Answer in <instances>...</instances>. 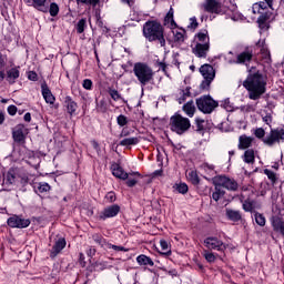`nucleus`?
<instances>
[{"label": "nucleus", "instance_id": "23", "mask_svg": "<svg viewBox=\"0 0 284 284\" xmlns=\"http://www.w3.org/2000/svg\"><path fill=\"white\" fill-rule=\"evenodd\" d=\"M173 32V39L175 43H183L185 41V30L179 27L171 29Z\"/></svg>", "mask_w": 284, "mask_h": 284}, {"label": "nucleus", "instance_id": "51", "mask_svg": "<svg viewBox=\"0 0 284 284\" xmlns=\"http://www.w3.org/2000/svg\"><path fill=\"white\" fill-rule=\"evenodd\" d=\"M116 121L118 125H121V128H123V125H128V118L125 115H119Z\"/></svg>", "mask_w": 284, "mask_h": 284}, {"label": "nucleus", "instance_id": "25", "mask_svg": "<svg viewBox=\"0 0 284 284\" xmlns=\"http://www.w3.org/2000/svg\"><path fill=\"white\" fill-rule=\"evenodd\" d=\"M47 0H24L26 6L36 8L37 10H43Z\"/></svg>", "mask_w": 284, "mask_h": 284}, {"label": "nucleus", "instance_id": "34", "mask_svg": "<svg viewBox=\"0 0 284 284\" xmlns=\"http://www.w3.org/2000/svg\"><path fill=\"white\" fill-rule=\"evenodd\" d=\"M186 178L189 179V181H191V183H193V185H199L200 180H199V173H196V171L187 170Z\"/></svg>", "mask_w": 284, "mask_h": 284}, {"label": "nucleus", "instance_id": "14", "mask_svg": "<svg viewBox=\"0 0 284 284\" xmlns=\"http://www.w3.org/2000/svg\"><path fill=\"white\" fill-rule=\"evenodd\" d=\"M204 245L207 250H216L217 252H223L227 246L223 241L216 237H207L204 240Z\"/></svg>", "mask_w": 284, "mask_h": 284}, {"label": "nucleus", "instance_id": "45", "mask_svg": "<svg viewBox=\"0 0 284 284\" xmlns=\"http://www.w3.org/2000/svg\"><path fill=\"white\" fill-rule=\"evenodd\" d=\"M243 210L244 212H252V210H254V202L251 200H245L243 202Z\"/></svg>", "mask_w": 284, "mask_h": 284}, {"label": "nucleus", "instance_id": "43", "mask_svg": "<svg viewBox=\"0 0 284 284\" xmlns=\"http://www.w3.org/2000/svg\"><path fill=\"white\" fill-rule=\"evenodd\" d=\"M38 192H40V194H43L44 192H50V184L45 182H40L38 184Z\"/></svg>", "mask_w": 284, "mask_h": 284}, {"label": "nucleus", "instance_id": "42", "mask_svg": "<svg viewBox=\"0 0 284 284\" xmlns=\"http://www.w3.org/2000/svg\"><path fill=\"white\" fill-rule=\"evenodd\" d=\"M203 256L207 263H214L216 261V255L210 251H204Z\"/></svg>", "mask_w": 284, "mask_h": 284}, {"label": "nucleus", "instance_id": "5", "mask_svg": "<svg viewBox=\"0 0 284 284\" xmlns=\"http://www.w3.org/2000/svg\"><path fill=\"white\" fill-rule=\"evenodd\" d=\"M133 74L142 87L148 85L154 79V71L150 65L143 62H136L133 65Z\"/></svg>", "mask_w": 284, "mask_h": 284}, {"label": "nucleus", "instance_id": "6", "mask_svg": "<svg viewBox=\"0 0 284 284\" xmlns=\"http://www.w3.org/2000/svg\"><path fill=\"white\" fill-rule=\"evenodd\" d=\"M253 134L254 136H256V139H262L265 145H274V143H280L281 141H284L283 129L271 130L270 135L265 138V129L256 128L253 130Z\"/></svg>", "mask_w": 284, "mask_h": 284}, {"label": "nucleus", "instance_id": "22", "mask_svg": "<svg viewBox=\"0 0 284 284\" xmlns=\"http://www.w3.org/2000/svg\"><path fill=\"white\" fill-rule=\"evenodd\" d=\"M164 26L170 28V30H174V28H178L176 21H174V9H170L164 18Z\"/></svg>", "mask_w": 284, "mask_h": 284}, {"label": "nucleus", "instance_id": "26", "mask_svg": "<svg viewBox=\"0 0 284 284\" xmlns=\"http://www.w3.org/2000/svg\"><path fill=\"white\" fill-rule=\"evenodd\" d=\"M257 48H261V54L263 59H265L266 63L270 61V50H267V47L265 45V40H260L257 42Z\"/></svg>", "mask_w": 284, "mask_h": 284}, {"label": "nucleus", "instance_id": "12", "mask_svg": "<svg viewBox=\"0 0 284 284\" xmlns=\"http://www.w3.org/2000/svg\"><path fill=\"white\" fill-rule=\"evenodd\" d=\"M30 219H23L19 215H13L7 220V225L9 227L18 229V230H23L26 227H30Z\"/></svg>", "mask_w": 284, "mask_h": 284}, {"label": "nucleus", "instance_id": "33", "mask_svg": "<svg viewBox=\"0 0 284 284\" xmlns=\"http://www.w3.org/2000/svg\"><path fill=\"white\" fill-rule=\"evenodd\" d=\"M226 216L230 221H233L236 223L237 221H241V212L234 211V210H226Z\"/></svg>", "mask_w": 284, "mask_h": 284}, {"label": "nucleus", "instance_id": "32", "mask_svg": "<svg viewBox=\"0 0 284 284\" xmlns=\"http://www.w3.org/2000/svg\"><path fill=\"white\" fill-rule=\"evenodd\" d=\"M139 138H126L120 142L122 148H130L131 145H139Z\"/></svg>", "mask_w": 284, "mask_h": 284}, {"label": "nucleus", "instance_id": "21", "mask_svg": "<svg viewBox=\"0 0 284 284\" xmlns=\"http://www.w3.org/2000/svg\"><path fill=\"white\" fill-rule=\"evenodd\" d=\"M252 143H254V138H252V136L241 135L239 138V149L240 150H247V148L252 146Z\"/></svg>", "mask_w": 284, "mask_h": 284}, {"label": "nucleus", "instance_id": "19", "mask_svg": "<svg viewBox=\"0 0 284 284\" xmlns=\"http://www.w3.org/2000/svg\"><path fill=\"white\" fill-rule=\"evenodd\" d=\"M190 97H192V93L190 92V87H186L184 89H180L176 93V101L180 104L185 103V101H187V99H190Z\"/></svg>", "mask_w": 284, "mask_h": 284}, {"label": "nucleus", "instance_id": "54", "mask_svg": "<svg viewBox=\"0 0 284 284\" xmlns=\"http://www.w3.org/2000/svg\"><path fill=\"white\" fill-rule=\"evenodd\" d=\"M262 120L266 125H272V113H267L266 115H263Z\"/></svg>", "mask_w": 284, "mask_h": 284}, {"label": "nucleus", "instance_id": "63", "mask_svg": "<svg viewBox=\"0 0 284 284\" xmlns=\"http://www.w3.org/2000/svg\"><path fill=\"white\" fill-rule=\"evenodd\" d=\"M24 121H27V123H30V121H32V115L30 113H26Z\"/></svg>", "mask_w": 284, "mask_h": 284}, {"label": "nucleus", "instance_id": "13", "mask_svg": "<svg viewBox=\"0 0 284 284\" xmlns=\"http://www.w3.org/2000/svg\"><path fill=\"white\" fill-rule=\"evenodd\" d=\"M121 212V206L113 204L110 206H106L99 213V219L101 221H105L106 219H114Z\"/></svg>", "mask_w": 284, "mask_h": 284}, {"label": "nucleus", "instance_id": "50", "mask_svg": "<svg viewBox=\"0 0 284 284\" xmlns=\"http://www.w3.org/2000/svg\"><path fill=\"white\" fill-rule=\"evenodd\" d=\"M100 0H77V3H84L85 6H95L99 3Z\"/></svg>", "mask_w": 284, "mask_h": 284}, {"label": "nucleus", "instance_id": "59", "mask_svg": "<svg viewBox=\"0 0 284 284\" xmlns=\"http://www.w3.org/2000/svg\"><path fill=\"white\" fill-rule=\"evenodd\" d=\"M28 79L30 81H37V79H38L37 72L30 71L29 74H28Z\"/></svg>", "mask_w": 284, "mask_h": 284}, {"label": "nucleus", "instance_id": "10", "mask_svg": "<svg viewBox=\"0 0 284 284\" xmlns=\"http://www.w3.org/2000/svg\"><path fill=\"white\" fill-rule=\"evenodd\" d=\"M200 73L202 74L204 81L201 83L202 90H207L210 88V84L212 81H214V77H216V73L214 72V67L210 64H203L200 68Z\"/></svg>", "mask_w": 284, "mask_h": 284}, {"label": "nucleus", "instance_id": "61", "mask_svg": "<svg viewBox=\"0 0 284 284\" xmlns=\"http://www.w3.org/2000/svg\"><path fill=\"white\" fill-rule=\"evenodd\" d=\"M1 68H6V59L3 57V54L0 53V70Z\"/></svg>", "mask_w": 284, "mask_h": 284}, {"label": "nucleus", "instance_id": "31", "mask_svg": "<svg viewBox=\"0 0 284 284\" xmlns=\"http://www.w3.org/2000/svg\"><path fill=\"white\" fill-rule=\"evenodd\" d=\"M183 111L190 118L194 116V112H196V106L194 105V101H189L186 104H184Z\"/></svg>", "mask_w": 284, "mask_h": 284}, {"label": "nucleus", "instance_id": "11", "mask_svg": "<svg viewBox=\"0 0 284 284\" xmlns=\"http://www.w3.org/2000/svg\"><path fill=\"white\" fill-rule=\"evenodd\" d=\"M233 54L234 53L232 51H230L226 54V60L230 63H240V64L243 63L244 65H247V63H250V61H252V57H253L252 50H250V49H246L245 51L239 53L235 59L232 58Z\"/></svg>", "mask_w": 284, "mask_h": 284}, {"label": "nucleus", "instance_id": "36", "mask_svg": "<svg viewBox=\"0 0 284 284\" xmlns=\"http://www.w3.org/2000/svg\"><path fill=\"white\" fill-rule=\"evenodd\" d=\"M26 139V134L23 133V129L21 126H18L13 131V140L17 141V143H21Z\"/></svg>", "mask_w": 284, "mask_h": 284}, {"label": "nucleus", "instance_id": "49", "mask_svg": "<svg viewBox=\"0 0 284 284\" xmlns=\"http://www.w3.org/2000/svg\"><path fill=\"white\" fill-rule=\"evenodd\" d=\"M264 174L267 176V179H270V181H272L274 183V181H276V174L270 170V169H265L264 170Z\"/></svg>", "mask_w": 284, "mask_h": 284}, {"label": "nucleus", "instance_id": "44", "mask_svg": "<svg viewBox=\"0 0 284 284\" xmlns=\"http://www.w3.org/2000/svg\"><path fill=\"white\" fill-rule=\"evenodd\" d=\"M175 190L179 192V194H187V184L185 183H179L175 185Z\"/></svg>", "mask_w": 284, "mask_h": 284}, {"label": "nucleus", "instance_id": "3", "mask_svg": "<svg viewBox=\"0 0 284 284\" xmlns=\"http://www.w3.org/2000/svg\"><path fill=\"white\" fill-rule=\"evenodd\" d=\"M143 34L148 41H159L161 48L165 45L163 38V27L159 22L149 21L143 27Z\"/></svg>", "mask_w": 284, "mask_h": 284}, {"label": "nucleus", "instance_id": "53", "mask_svg": "<svg viewBox=\"0 0 284 284\" xmlns=\"http://www.w3.org/2000/svg\"><path fill=\"white\" fill-rule=\"evenodd\" d=\"M16 179H17V176L14 175V171H9L7 173L8 183H10V184L14 183Z\"/></svg>", "mask_w": 284, "mask_h": 284}, {"label": "nucleus", "instance_id": "18", "mask_svg": "<svg viewBox=\"0 0 284 284\" xmlns=\"http://www.w3.org/2000/svg\"><path fill=\"white\" fill-rule=\"evenodd\" d=\"M111 172L113 176H115V179H121V181H128V173L118 163L111 165Z\"/></svg>", "mask_w": 284, "mask_h": 284}, {"label": "nucleus", "instance_id": "4", "mask_svg": "<svg viewBox=\"0 0 284 284\" xmlns=\"http://www.w3.org/2000/svg\"><path fill=\"white\" fill-rule=\"evenodd\" d=\"M276 0H264V2H256L252 7L253 14H258L257 23H260V28H265V21L270 19V11L274 10V2Z\"/></svg>", "mask_w": 284, "mask_h": 284}, {"label": "nucleus", "instance_id": "46", "mask_svg": "<svg viewBox=\"0 0 284 284\" xmlns=\"http://www.w3.org/2000/svg\"><path fill=\"white\" fill-rule=\"evenodd\" d=\"M84 30H85V19H81L77 24V32L78 34H83Z\"/></svg>", "mask_w": 284, "mask_h": 284}, {"label": "nucleus", "instance_id": "56", "mask_svg": "<svg viewBox=\"0 0 284 284\" xmlns=\"http://www.w3.org/2000/svg\"><path fill=\"white\" fill-rule=\"evenodd\" d=\"M189 28H192L193 30H196V28H199V22L196 21V18H191L190 19Z\"/></svg>", "mask_w": 284, "mask_h": 284}, {"label": "nucleus", "instance_id": "1", "mask_svg": "<svg viewBox=\"0 0 284 284\" xmlns=\"http://www.w3.org/2000/svg\"><path fill=\"white\" fill-rule=\"evenodd\" d=\"M201 8L211 14H225L226 19H232V21H243V14L236 9V4L224 7L216 0H204Z\"/></svg>", "mask_w": 284, "mask_h": 284}, {"label": "nucleus", "instance_id": "37", "mask_svg": "<svg viewBox=\"0 0 284 284\" xmlns=\"http://www.w3.org/2000/svg\"><path fill=\"white\" fill-rule=\"evenodd\" d=\"M221 108L226 110V112H234V104L230 101V99H224L221 102Z\"/></svg>", "mask_w": 284, "mask_h": 284}, {"label": "nucleus", "instance_id": "55", "mask_svg": "<svg viewBox=\"0 0 284 284\" xmlns=\"http://www.w3.org/2000/svg\"><path fill=\"white\" fill-rule=\"evenodd\" d=\"M106 201H109L110 203H114V201H116V195L114 194V192H109L105 195Z\"/></svg>", "mask_w": 284, "mask_h": 284}, {"label": "nucleus", "instance_id": "52", "mask_svg": "<svg viewBox=\"0 0 284 284\" xmlns=\"http://www.w3.org/2000/svg\"><path fill=\"white\" fill-rule=\"evenodd\" d=\"M92 80L90 79H84L82 82V88H84V90H92Z\"/></svg>", "mask_w": 284, "mask_h": 284}, {"label": "nucleus", "instance_id": "7", "mask_svg": "<svg viewBox=\"0 0 284 284\" xmlns=\"http://www.w3.org/2000/svg\"><path fill=\"white\" fill-rule=\"evenodd\" d=\"M170 125L172 132H175L176 134H184V132H187L191 128L190 119L184 118L183 115L175 113L170 119Z\"/></svg>", "mask_w": 284, "mask_h": 284}, {"label": "nucleus", "instance_id": "48", "mask_svg": "<svg viewBox=\"0 0 284 284\" xmlns=\"http://www.w3.org/2000/svg\"><path fill=\"white\" fill-rule=\"evenodd\" d=\"M49 12H50L51 17H57V14H59V4L52 2L50 4Z\"/></svg>", "mask_w": 284, "mask_h": 284}, {"label": "nucleus", "instance_id": "28", "mask_svg": "<svg viewBox=\"0 0 284 284\" xmlns=\"http://www.w3.org/2000/svg\"><path fill=\"white\" fill-rule=\"evenodd\" d=\"M160 246H161V252L163 256H171L172 255V248L170 247V243L165 240H160Z\"/></svg>", "mask_w": 284, "mask_h": 284}, {"label": "nucleus", "instance_id": "2", "mask_svg": "<svg viewBox=\"0 0 284 284\" xmlns=\"http://www.w3.org/2000/svg\"><path fill=\"white\" fill-rule=\"evenodd\" d=\"M243 85L248 92V99L252 101H258V99L265 94L267 81L262 74L255 73L248 75L243 82Z\"/></svg>", "mask_w": 284, "mask_h": 284}, {"label": "nucleus", "instance_id": "20", "mask_svg": "<svg viewBox=\"0 0 284 284\" xmlns=\"http://www.w3.org/2000/svg\"><path fill=\"white\" fill-rule=\"evenodd\" d=\"M194 44H203L206 43V45H210V36L207 34V30H202L200 31L195 37H194Z\"/></svg>", "mask_w": 284, "mask_h": 284}, {"label": "nucleus", "instance_id": "8", "mask_svg": "<svg viewBox=\"0 0 284 284\" xmlns=\"http://www.w3.org/2000/svg\"><path fill=\"white\" fill-rule=\"evenodd\" d=\"M213 185L224 187L230 192H236V190H239V182L225 175H216L215 178H213Z\"/></svg>", "mask_w": 284, "mask_h": 284}, {"label": "nucleus", "instance_id": "15", "mask_svg": "<svg viewBox=\"0 0 284 284\" xmlns=\"http://www.w3.org/2000/svg\"><path fill=\"white\" fill-rule=\"evenodd\" d=\"M192 52L195 54V57H199V59H205L207 57V52H210V44L207 43H197L192 45Z\"/></svg>", "mask_w": 284, "mask_h": 284}, {"label": "nucleus", "instance_id": "35", "mask_svg": "<svg viewBox=\"0 0 284 284\" xmlns=\"http://www.w3.org/2000/svg\"><path fill=\"white\" fill-rule=\"evenodd\" d=\"M215 191L212 194L213 201H221L223 196H225V190L221 189V186L214 185Z\"/></svg>", "mask_w": 284, "mask_h": 284}, {"label": "nucleus", "instance_id": "16", "mask_svg": "<svg viewBox=\"0 0 284 284\" xmlns=\"http://www.w3.org/2000/svg\"><path fill=\"white\" fill-rule=\"evenodd\" d=\"M65 245H68L65 239H59L50 251L51 258L59 256V254H61V252L65 250Z\"/></svg>", "mask_w": 284, "mask_h": 284}, {"label": "nucleus", "instance_id": "39", "mask_svg": "<svg viewBox=\"0 0 284 284\" xmlns=\"http://www.w3.org/2000/svg\"><path fill=\"white\" fill-rule=\"evenodd\" d=\"M254 219L257 225H260V227H265V216L261 213H255L254 214Z\"/></svg>", "mask_w": 284, "mask_h": 284}, {"label": "nucleus", "instance_id": "47", "mask_svg": "<svg viewBox=\"0 0 284 284\" xmlns=\"http://www.w3.org/2000/svg\"><path fill=\"white\" fill-rule=\"evenodd\" d=\"M109 94L113 101H120L121 99V93H119V91L115 89H109Z\"/></svg>", "mask_w": 284, "mask_h": 284}, {"label": "nucleus", "instance_id": "40", "mask_svg": "<svg viewBox=\"0 0 284 284\" xmlns=\"http://www.w3.org/2000/svg\"><path fill=\"white\" fill-rule=\"evenodd\" d=\"M106 250H113V252H130V248H125L120 245L106 244Z\"/></svg>", "mask_w": 284, "mask_h": 284}, {"label": "nucleus", "instance_id": "27", "mask_svg": "<svg viewBox=\"0 0 284 284\" xmlns=\"http://www.w3.org/2000/svg\"><path fill=\"white\" fill-rule=\"evenodd\" d=\"M141 176V173L134 172V173H129L126 178V185L129 187H134L136 185V182L139 181V178Z\"/></svg>", "mask_w": 284, "mask_h": 284}, {"label": "nucleus", "instance_id": "62", "mask_svg": "<svg viewBox=\"0 0 284 284\" xmlns=\"http://www.w3.org/2000/svg\"><path fill=\"white\" fill-rule=\"evenodd\" d=\"M79 261L82 265H85V255L83 253L79 254Z\"/></svg>", "mask_w": 284, "mask_h": 284}, {"label": "nucleus", "instance_id": "58", "mask_svg": "<svg viewBox=\"0 0 284 284\" xmlns=\"http://www.w3.org/2000/svg\"><path fill=\"white\" fill-rule=\"evenodd\" d=\"M195 123L197 125L199 132H201V130H203V124L205 123V120L196 119Z\"/></svg>", "mask_w": 284, "mask_h": 284}, {"label": "nucleus", "instance_id": "60", "mask_svg": "<svg viewBox=\"0 0 284 284\" xmlns=\"http://www.w3.org/2000/svg\"><path fill=\"white\" fill-rule=\"evenodd\" d=\"M94 254H97V248L89 247L87 251V255L90 256V258H92V256H94Z\"/></svg>", "mask_w": 284, "mask_h": 284}, {"label": "nucleus", "instance_id": "29", "mask_svg": "<svg viewBox=\"0 0 284 284\" xmlns=\"http://www.w3.org/2000/svg\"><path fill=\"white\" fill-rule=\"evenodd\" d=\"M20 72L18 68H12L7 72V81L9 83H14L19 79Z\"/></svg>", "mask_w": 284, "mask_h": 284}, {"label": "nucleus", "instance_id": "30", "mask_svg": "<svg viewBox=\"0 0 284 284\" xmlns=\"http://www.w3.org/2000/svg\"><path fill=\"white\" fill-rule=\"evenodd\" d=\"M136 263L139 265H149V267H154V261H152L148 255H139L136 257Z\"/></svg>", "mask_w": 284, "mask_h": 284}, {"label": "nucleus", "instance_id": "64", "mask_svg": "<svg viewBox=\"0 0 284 284\" xmlns=\"http://www.w3.org/2000/svg\"><path fill=\"white\" fill-rule=\"evenodd\" d=\"M3 121H6V115L0 111V125H2Z\"/></svg>", "mask_w": 284, "mask_h": 284}, {"label": "nucleus", "instance_id": "38", "mask_svg": "<svg viewBox=\"0 0 284 284\" xmlns=\"http://www.w3.org/2000/svg\"><path fill=\"white\" fill-rule=\"evenodd\" d=\"M244 162L254 163V150H246L244 152Z\"/></svg>", "mask_w": 284, "mask_h": 284}, {"label": "nucleus", "instance_id": "57", "mask_svg": "<svg viewBox=\"0 0 284 284\" xmlns=\"http://www.w3.org/2000/svg\"><path fill=\"white\" fill-rule=\"evenodd\" d=\"M8 113L10 114V116H14V114H17V106L9 105L8 106Z\"/></svg>", "mask_w": 284, "mask_h": 284}, {"label": "nucleus", "instance_id": "41", "mask_svg": "<svg viewBox=\"0 0 284 284\" xmlns=\"http://www.w3.org/2000/svg\"><path fill=\"white\" fill-rule=\"evenodd\" d=\"M201 168L204 170V172H206V174L214 176V164L203 163Z\"/></svg>", "mask_w": 284, "mask_h": 284}, {"label": "nucleus", "instance_id": "24", "mask_svg": "<svg viewBox=\"0 0 284 284\" xmlns=\"http://www.w3.org/2000/svg\"><path fill=\"white\" fill-rule=\"evenodd\" d=\"M64 103L68 114L72 116V114L77 113V109L79 108V105L77 104V102H74V100H72L71 97H67Z\"/></svg>", "mask_w": 284, "mask_h": 284}, {"label": "nucleus", "instance_id": "17", "mask_svg": "<svg viewBox=\"0 0 284 284\" xmlns=\"http://www.w3.org/2000/svg\"><path fill=\"white\" fill-rule=\"evenodd\" d=\"M41 92L45 103H49V105H54V101H57V99L52 94V91H50L47 83L41 84Z\"/></svg>", "mask_w": 284, "mask_h": 284}, {"label": "nucleus", "instance_id": "9", "mask_svg": "<svg viewBox=\"0 0 284 284\" xmlns=\"http://www.w3.org/2000/svg\"><path fill=\"white\" fill-rule=\"evenodd\" d=\"M196 105L204 114H211V112H214V108L219 106V102L214 101L210 95H204L196 100Z\"/></svg>", "mask_w": 284, "mask_h": 284}]
</instances>
